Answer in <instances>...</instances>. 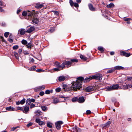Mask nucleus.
<instances>
[{
	"instance_id": "nucleus-1",
	"label": "nucleus",
	"mask_w": 132,
	"mask_h": 132,
	"mask_svg": "<svg viewBox=\"0 0 132 132\" xmlns=\"http://www.w3.org/2000/svg\"><path fill=\"white\" fill-rule=\"evenodd\" d=\"M77 80L72 83V85L70 86V89L74 91L80 90L81 88V85L83 78L80 77L77 78Z\"/></svg>"
},
{
	"instance_id": "nucleus-2",
	"label": "nucleus",
	"mask_w": 132,
	"mask_h": 132,
	"mask_svg": "<svg viewBox=\"0 0 132 132\" xmlns=\"http://www.w3.org/2000/svg\"><path fill=\"white\" fill-rule=\"evenodd\" d=\"M102 78V76L101 74H97L94 76H93L92 77L89 78H86L85 79L83 78L84 81V82H89L90 80L92 79H95L98 80H101Z\"/></svg>"
},
{
	"instance_id": "nucleus-3",
	"label": "nucleus",
	"mask_w": 132,
	"mask_h": 132,
	"mask_svg": "<svg viewBox=\"0 0 132 132\" xmlns=\"http://www.w3.org/2000/svg\"><path fill=\"white\" fill-rule=\"evenodd\" d=\"M120 86L117 84H114L112 86H108L106 87V90L111 91L114 89H119Z\"/></svg>"
},
{
	"instance_id": "nucleus-4",
	"label": "nucleus",
	"mask_w": 132,
	"mask_h": 132,
	"mask_svg": "<svg viewBox=\"0 0 132 132\" xmlns=\"http://www.w3.org/2000/svg\"><path fill=\"white\" fill-rule=\"evenodd\" d=\"M27 30L26 31V32L30 33L34 31L35 30V28L31 26H28L26 28Z\"/></svg>"
},
{
	"instance_id": "nucleus-5",
	"label": "nucleus",
	"mask_w": 132,
	"mask_h": 132,
	"mask_svg": "<svg viewBox=\"0 0 132 132\" xmlns=\"http://www.w3.org/2000/svg\"><path fill=\"white\" fill-rule=\"evenodd\" d=\"M62 121H58L56 122L55 123V126L56 128L58 130L60 129L61 127V125L63 123Z\"/></svg>"
},
{
	"instance_id": "nucleus-6",
	"label": "nucleus",
	"mask_w": 132,
	"mask_h": 132,
	"mask_svg": "<svg viewBox=\"0 0 132 132\" xmlns=\"http://www.w3.org/2000/svg\"><path fill=\"white\" fill-rule=\"evenodd\" d=\"M35 121L36 122L38 123L40 125H44V122L43 121H41V120L38 118H36L35 120Z\"/></svg>"
},
{
	"instance_id": "nucleus-7",
	"label": "nucleus",
	"mask_w": 132,
	"mask_h": 132,
	"mask_svg": "<svg viewBox=\"0 0 132 132\" xmlns=\"http://www.w3.org/2000/svg\"><path fill=\"white\" fill-rule=\"evenodd\" d=\"M130 87V85L126 84L120 86L119 89H128V88Z\"/></svg>"
},
{
	"instance_id": "nucleus-8",
	"label": "nucleus",
	"mask_w": 132,
	"mask_h": 132,
	"mask_svg": "<svg viewBox=\"0 0 132 132\" xmlns=\"http://www.w3.org/2000/svg\"><path fill=\"white\" fill-rule=\"evenodd\" d=\"M120 55L125 56L126 57H128L130 55V54L129 53H127L125 51H121L120 52Z\"/></svg>"
},
{
	"instance_id": "nucleus-9",
	"label": "nucleus",
	"mask_w": 132,
	"mask_h": 132,
	"mask_svg": "<svg viewBox=\"0 0 132 132\" xmlns=\"http://www.w3.org/2000/svg\"><path fill=\"white\" fill-rule=\"evenodd\" d=\"M26 32L25 29H19L18 32V34H20L21 35H24Z\"/></svg>"
},
{
	"instance_id": "nucleus-10",
	"label": "nucleus",
	"mask_w": 132,
	"mask_h": 132,
	"mask_svg": "<svg viewBox=\"0 0 132 132\" xmlns=\"http://www.w3.org/2000/svg\"><path fill=\"white\" fill-rule=\"evenodd\" d=\"M88 6L89 10L92 11H96L95 8L94 7L93 5L91 4H89Z\"/></svg>"
},
{
	"instance_id": "nucleus-11",
	"label": "nucleus",
	"mask_w": 132,
	"mask_h": 132,
	"mask_svg": "<svg viewBox=\"0 0 132 132\" xmlns=\"http://www.w3.org/2000/svg\"><path fill=\"white\" fill-rule=\"evenodd\" d=\"M94 89L93 86H89L86 88L85 90L86 92H89L93 91Z\"/></svg>"
},
{
	"instance_id": "nucleus-12",
	"label": "nucleus",
	"mask_w": 132,
	"mask_h": 132,
	"mask_svg": "<svg viewBox=\"0 0 132 132\" xmlns=\"http://www.w3.org/2000/svg\"><path fill=\"white\" fill-rule=\"evenodd\" d=\"M65 67L67 68L70 67L71 65V62L70 61H65Z\"/></svg>"
},
{
	"instance_id": "nucleus-13",
	"label": "nucleus",
	"mask_w": 132,
	"mask_h": 132,
	"mask_svg": "<svg viewBox=\"0 0 132 132\" xmlns=\"http://www.w3.org/2000/svg\"><path fill=\"white\" fill-rule=\"evenodd\" d=\"M85 100L84 97L83 96H82L79 97L78 99V102L80 103H82L85 101Z\"/></svg>"
},
{
	"instance_id": "nucleus-14",
	"label": "nucleus",
	"mask_w": 132,
	"mask_h": 132,
	"mask_svg": "<svg viewBox=\"0 0 132 132\" xmlns=\"http://www.w3.org/2000/svg\"><path fill=\"white\" fill-rule=\"evenodd\" d=\"M29 108L28 106H24L23 107V112L25 113H27L28 111H29Z\"/></svg>"
},
{
	"instance_id": "nucleus-15",
	"label": "nucleus",
	"mask_w": 132,
	"mask_h": 132,
	"mask_svg": "<svg viewBox=\"0 0 132 132\" xmlns=\"http://www.w3.org/2000/svg\"><path fill=\"white\" fill-rule=\"evenodd\" d=\"M43 6V4H40L39 3H37L35 6V7L39 9L42 8Z\"/></svg>"
},
{
	"instance_id": "nucleus-16",
	"label": "nucleus",
	"mask_w": 132,
	"mask_h": 132,
	"mask_svg": "<svg viewBox=\"0 0 132 132\" xmlns=\"http://www.w3.org/2000/svg\"><path fill=\"white\" fill-rule=\"evenodd\" d=\"M65 78V77L64 76H60L58 78V80L60 82L62 81H64Z\"/></svg>"
},
{
	"instance_id": "nucleus-17",
	"label": "nucleus",
	"mask_w": 132,
	"mask_h": 132,
	"mask_svg": "<svg viewBox=\"0 0 132 132\" xmlns=\"http://www.w3.org/2000/svg\"><path fill=\"white\" fill-rule=\"evenodd\" d=\"M6 109L8 111H14L16 110L14 108L12 107L11 106H10L6 108Z\"/></svg>"
},
{
	"instance_id": "nucleus-18",
	"label": "nucleus",
	"mask_w": 132,
	"mask_h": 132,
	"mask_svg": "<svg viewBox=\"0 0 132 132\" xmlns=\"http://www.w3.org/2000/svg\"><path fill=\"white\" fill-rule=\"evenodd\" d=\"M124 68L118 65L116 66L115 67H114V70H120L121 69H122Z\"/></svg>"
},
{
	"instance_id": "nucleus-19",
	"label": "nucleus",
	"mask_w": 132,
	"mask_h": 132,
	"mask_svg": "<svg viewBox=\"0 0 132 132\" xmlns=\"http://www.w3.org/2000/svg\"><path fill=\"white\" fill-rule=\"evenodd\" d=\"M73 128V130L76 132H79L81 131V129L76 126H75Z\"/></svg>"
},
{
	"instance_id": "nucleus-20",
	"label": "nucleus",
	"mask_w": 132,
	"mask_h": 132,
	"mask_svg": "<svg viewBox=\"0 0 132 132\" xmlns=\"http://www.w3.org/2000/svg\"><path fill=\"white\" fill-rule=\"evenodd\" d=\"M32 22L34 24H37L38 22L39 21L37 18H34L32 20Z\"/></svg>"
},
{
	"instance_id": "nucleus-21",
	"label": "nucleus",
	"mask_w": 132,
	"mask_h": 132,
	"mask_svg": "<svg viewBox=\"0 0 132 132\" xmlns=\"http://www.w3.org/2000/svg\"><path fill=\"white\" fill-rule=\"evenodd\" d=\"M114 6V5L113 3H111L110 4L106 6V7L108 8H111Z\"/></svg>"
},
{
	"instance_id": "nucleus-22",
	"label": "nucleus",
	"mask_w": 132,
	"mask_h": 132,
	"mask_svg": "<svg viewBox=\"0 0 132 132\" xmlns=\"http://www.w3.org/2000/svg\"><path fill=\"white\" fill-rule=\"evenodd\" d=\"M36 66L35 65H34L32 66L30 68H28V70L30 71H35L36 70Z\"/></svg>"
},
{
	"instance_id": "nucleus-23",
	"label": "nucleus",
	"mask_w": 132,
	"mask_h": 132,
	"mask_svg": "<svg viewBox=\"0 0 132 132\" xmlns=\"http://www.w3.org/2000/svg\"><path fill=\"white\" fill-rule=\"evenodd\" d=\"M55 65L57 67L59 68H61L60 63L58 62H56L55 63Z\"/></svg>"
},
{
	"instance_id": "nucleus-24",
	"label": "nucleus",
	"mask_w": 132,
	"mask_h": 132,
	"mask_svg": "<svg viewBox=\"0 0 132 132\" xmlns=\"http://www.w3.org/2000/svg\"><path fill=\"white\" fill-rule=\"evenodd\" d=\"M80 58L83 60L86 61L87 59V57L84 56L82 55H80Z\"/></svg>"
},
{
	"instance_id": "nucleus-25",
	"label": "nucleus",
	"mask_w": 132,
	"mask_h": 132,
	"mask_svg": "<svg viewBox=\"0 0 132 132\" xmlns=\"http://www.w3.org/2000/svg\"><path fill=\"white\" fill-rule=\"evenodd\" d=\"M45 87L44 85H42L40 86H39L37 87V88L38 89L40 90H42L45 88Z\"/></svg>"
},
{
	"instance_id": "nucleus-26",
	"label": "nucleus",
	"mask_w": 132,
	"mask_h": 132,
	"mask_svg": "<svg viewBox=\"0 0 132 132\" xmlns=\"http://www.w3.org/2000/svg\"><path fill=\"white\" fill-rule=\"evenodd\" d=\"M41 108H42V110L44 111H46L47 110V107L45 106H41Z\"/></svg>"
},
{
	"instance_id": "nucleus-27",
	"label": "nucleus",
	"mask_w": 132,
	"mask_h": 132,
	"mask_svg": "<svg viewBox=\"0 0 132 132\" xmlns=\"http://www.w3.org/2000/svg\"><path fill=\"white\" fill-rule=\"evenodd\" d=\"M31 103L30 98L28 99L26 101V104L27 105H28L30 104Z\"/></svg>"
},
{
	"instance_id": "nucleus-28",
	"label": "nucleus",
	"mask_w": 132,
	"mask_h": 132,
	"mask_svg": "<svg viewBox=\"0 0 132 132\" xmlns=\"http://www.w3.org/2000/svg\"><path fill=\"white\" fill-rule=\"evenodd\" d=\"M98 49L101 52H103L104 49L103 47H98Z\"/></svg>"
},
{
	"instance_id": "nucleus-29",
	"label": "nucleus",
	"mask_w": 132,
	"mask_h": 132,
	"mask_svg": "<svg viewBox=\"0 0 132 132\" xmlns=\"http://www.w3.org/2000/svg\"><path fill=\"white\" fill-rule=\"evenodd\" d=\"M70 61L72 63L77 62H78V60L77 59H72L70 60Z\"/></svg>"
},
{
	"instance_id": "nucleus-30",
	"label": "nucleus",
	"mask_w": 132,
	"mask_h": 132,
	"mask_svg": "<svg viewBox=\"0 0 132 132\" xmlns=\"http://www.w3.org/2000/svg\"><path fill=\"white\" fill-rule=\"evenodd\" d=\"M111 122L110 121H108L104 124V126L108 127L111 123Z\"/></svg>"
},
{
	"instance_id": "nucleus-31",
	"label": "nucleus",
	"mask_w": 132,
	"mask_h": 132,
	"mask_svg": "<svg viewBox=\"0 0 132 132\" xmlns=\"http://www.w3.org/2000/svg\"><path fill=\"white\" fill-rule=\"evenodd\" d=\"M22 43L24 45H26L27 43V40L24 39H23L21 41Z\"/></svg>"
},
{
	"instance_id": "nucleus-32",
	"label": "nucleus",
	"mask_w": 132,
	"mask_h": 132,
	"mask_svg": "<svg viewBox=\"0 0 132 132\" xmlns=\"http://www.w3.org/2000/svg\"><path fill=\"white\" fill-rule=\"evenodd\" d=\"M14 54L16 59H19V56L18 53L15 52H14Z\"/></svg>"
},
{
	"instance_id": "nucleus-33",
	"label": "nucleus",
	"mask_w": 132,
	"mask_h": 132,
	"mask_svg": "<svg viewBox=\"0 0 132 132\" xmlns=\"http://www.w3.org/2000/svg\"><path fill=\"white\" fill-rule=\"evenodd\" d=\"M60 68H62V69H63V68L65 66V61L63 62L61 65H60Z\"/></svg>"
},
{
	"instance_id": "nucleus-34",
	"label": "nucleus",
	"mask_w": 132,
	"mask_h": 132,
	"mask_svg": "<svg viewBox=\"0 0 132 132\" xmlns=\"http://www.w3.org/2000/svg\"><path fill=\"white\" fill-rule=\"evenodd\" d=\"M47 126L48 127L50 128H52V123H47Z\"/></svg>"
},
{
	"instance_id": "nucleus-35",
	"label": "nucleus",
	"mask_w": 132,
	"mask_h": 132,
	"mask_svg": "<svg viewBox=\"0 0 132 132\" xmlns=\"http://www.w3.org/2000/svg\"><path fill=\"white\" fill-rule=\"evenodd\" d=\"M59 101V100L57 98H55L53 100V103L54 104H56L58 103Z\"/></svg>"
},
{
	"instance_id": "nucleus-36",
	"label": "nucleus",
	"mask_w": 132,
	"mask_h": 132,
	"mask_svg": "<svg viewBox=\"0 0 132 132\" xmlns=\"http://www.w3.org/2000/svg\"><path fill=\"white\" fill-rule=\"evenodd\" d=\"M25 101L26 99L25 98H23L22 100L20 101V102L21 103V104H24L25 103Z\"/></svg>"
},
{
	"instance_id": "nucleus-37",
	"label": "nucleus",
	"mask_w": 132,
	"mask_h": 132,
	"mask_svg": "<svg viewBox=\"0 0 132 132\" xmlns=\"http://www.w3.org/2000/svg\"><path fill=\"white\" fill-rule=\"evenodd\" d=\"M115 71L114 69H111L110 70H108L107 71V73H111Z\"/></svg>"
},
{
	"instance_id": "nucleus-38",
	"label": "nucleus",
	"mask_w": 132,
	"mask_h": 132,
	"mask_svg": "<svg viewBox=\"0 0 132 132\" xmlns=\"http://www.w3.org/2000/svg\"><path fill=\"white\" fill-rule=\"evenodd\" d=\"M26 46L27 48H30L31 47V44L30 43H29L26 45Z\"/></svg>"
},
{
	"instance_id": "nucleus-39",
	"label": "nucleus",
	"mask_w": 132,
	"mask_h": 132,
	"mask_svg": "<svg viewBox=\"0 0 132 132\" xmlns=\"http://www.w3.org/2000/svg\"><path fill=\"white\" fill-rule=\"evenodd\" d=\"M72 102H76V101H78V98L77 97H74L72 98Z\"/></svg>"
},
{
	"instance_id": "nucleus-40",
	"label": "nucleus",
	"mask_w": 132,
	"mask_h": 132,
	"mask_svg": "<svg viewBox=\"0 0 132 132\" xmlns=\"http://www.w3.org/2000/svg\"><path fill=\"white\" fill-rule=\"evenodd\" d=\"M9 34V32H6L4 33V36L5 37H8Z\"/></svg>"
},
{
	"instance_id": "nucleus-41",
	"label": "nucleus",
	"mask_w": 132,
	"mask_h": 132,
	"mask_svg": "<svg viewBox=\"0 0 132 132\" xmlns=\"http://www.w3.org/2000/svg\"><path fill=\"white\" fill-rule=\"evenodd\" d=\"M18 110H20L21 111H22L23 112V107H19L17 108Z\"/></svg>"
},
{
	"instance_id": "nucleus-42",
	"label": "nucleus",
	"mask_w": 132,
	"mask_h": 132,
	"mask_svg": "<svg viewBox=\"0 0 132 132\" xmlns=\"http://www.w3.org/2000/svg\"><path fill=\"white\" fill-rule=\"evenodd\" d=\"M114 105L116 107H118L119 106V102H116L114 103Z\"/></svg>"
},
{
	"instance_id": "nucleus-43",
	"label": "nucleus",
	"mask_w": 132,
	"mask_h": 132,
	"mask_svg": "<svg viewBox=\"0 0 132 132\" xmlns=\"http://www.w3.org/2000/svg\"><path fill=\"white\" fill-rule=\"evenodd\" d=\"M19 48V46L18 45H16L14 46L13 47V50H16L17 49Z\"/></svg>"
},
{
	"instance_id": "nucleus-44",
	"label": "nucleus",
	"mask_w": 132,
	"mask_h": 132,
	"mask_svg": "<svg viewBox=\"0 0 132 132\" xmlns=\"http://www.w3.org/2000/svg\"><path fill=\"white\" fill-rule=\"evenodd\" d=\"M18 127L17 126L16 127H13V128H12L11 129V131H13L14 130H15L17 128H18Z\"/></svg>"
},
{
	"instance_id": "nucleus-45",
	"label": "nucleus",
	"mask_w": 132,
	"mask_h": 132,
	"mask_svg": "<svg viewBox=\"0 0 132 132\" xmlns=\"http://www.w3.org/2000/svg\"><path fill=\"white\" fill-rule=\"evenodd\" d=\"M22 14L23 16H25L27 15V13L26 12L24 11L22 12Z\"/></svg>"
},
{
	"instance_id": "nucleus-46",
	"label": "nucleus",
	"mask_w": 132,
	"mask_h": 132,
	"mask_svg": "<svg viewBox=\"0 0 132 132\" xmlns=\"http://www.w3.org/2000/svg\"><path fill=\"white\" fill-rule=\"evenodd\" d=\"M62 87L63 89H65V88H67V85L66 84H62Z\"/></svg>"
},
{
	"instance_id": "nucleus-47",
	"label": "nucleus",
	"mask_w": 132,
	"mask_h": 132,
	"mask_svg": "<svg viewBox=\"0 0 132 132\" xmlns=\"http://www.w3.org/2000/svg\"><path fill=\"white\" fill-rule=\"evenodd\" d=\"M1 25L3 27H5L6 26V24L4 22H2L1 23Z\"/></svg>"
},
{
	"instance_id": "nucleus-48",
	"label": "nucleus",
	"mask_w": 132,
	"mask_h": 132,
	"mask_svg": "<svg viewBox=\"0 0 132 132\" xmlns=\"http://www.w3.org/2000/svg\"><path fill=\"white\" fill-rule=\"evenodd\" d=\"M51 91H52V90H47L45 91V94H49L50 93Z\"/></svg>"
},
{
	"instance_id": "nucleus-49",
	"label": "nucleus",
	"mask_w": 132,
	"mask_h": 132,
	"mask_svg": "<svg viewBox=\"0 0 132 132\" xmlns=\"http://www.w3.org/2000/svg\"><path fill=\"white\" fill-rule=\"evenodd\" d=\"M74 6L76 7H78V4L76 3H73Z\"/></svg>"
},
{
	"instance_id": "nucleus-50",
	"label": "nucleus",
	"mask_w": 132,
	"mask_h": 132,
	"mask_svg": "<svg viewBox=\"0 0 132 132\" xmlns=\"http://www.w3.org/2000/svg\"><path fill=\"white\" fill-rule=\"evenodd\" d=\"M43 70L41 69H39L36 70V71L38 72H42Z\"/></svg>"
},
{
	"instance_id": "nucleus-51",
	"label": "nucleus",
	"mask_w": 132,
	"mask_h": 132,
	"mask_svg": "<svg viewBox=\"0 0 132 132\" xmlns=\"http://www.w3.org/2000/svg\"><path fill=\"white\" fill-rule=\"evenodd\" d=\"M44 92L42 91L40 92L39 95L41 96H42L44 95Z\"/></svg>"
},
{
	"instance_id": "nucleus-52",
	"label": "nucleus",
	"mask_w": 132,
	"mask_h": 132,
	"mask_svg": "<svg viewBox=\"0 0 132 132\" xmlns=\"http://www.w3.org/2000/svg\"><path fill=\"white\" fill-rule=\"evenodd\" d=\"M131 19L130 18H129L124 19V20L125 21H128L130 20Z\"/></svg>"
},
{
	"instance_id": "nucleus-53",
	"label": "nucleus",
	"mask_w": 132,
	"mask_h": 132,
	"mask_svg": "<svg viewBox=\"0 0 132 132\" xmlns=\"http://www.w3.org/2000/svg\"><path fill=\"white\" fill-rule=\"evenodd\" d=\"M36 113H38L39 114H41L42 113V112L39 110H37L35 112Z\"/></svg>"
},
{
	"instance_id": "nucleus-54",
	"label": "nucleus",
	"mask_w": 132,
	"mask_h": 132,
	"mask_svg": "<svg viewBox=\"0 0 132 132\" xmlns=\"http://www.w3.org/2000/svg\"><path fill=\"white\" fill-rule=\"evenodd\" d=\"M35 106V104H34L33 103L31 104L30 106V108H32L34 107Z\"/></svg>"
},
{
	"instance_id": "nucleus-55",
	"label": "nucleus",
	"mask_w": 132,
	"mask_h": 132,
	"mask_svg": "<svg viewBox=\"0 0 132 132\" xmlns=\"http://www.w3.org/2000/svg\"><path fill=\"white\" fill-rule=\"evenodd\" d=\"M61 89L60 88H57L56 89V91L57 92H59L60 91Z\"/></svg>"
},
{
	"instance_id": "nucleus-56",
	"label": "nucleus",
	"mask_w": 132,
	"mask_h": 132,
	"mask_svg": "<svg viewBox=\"0 0 132 132\" xmlns=\"http://www.w3.org/2000/svg\"><path fill=\"white\" fill-rule=\"evenodd\" d=\"M23 53L25 55H27L29 54L28 52L26 51H23Z\"/></svg>"
},
{
	"instance_id": "nucleus-57",
	"label": "nucleus",
	"mask_w": 132,
	"mask_h": 132,
	"mask_svg": "<svg viewBox=\"0 0 132 132\" xmlns=\"http://www.w3.org/2000/svg\"><path fill=\"white\" fill-rule=\"evenodd\" d=\"M53 70H54L55 71H58L61 70L59 68H54L53 69Z\"/></svg>"
},
{
	"instance_id": "nucleus-58",
	"label": "nucleus",
	"mask_w": 132,
	"mask_h": 132,
	"mask_svg": "<svg viewBox=\"0 0 132 132\" xmlns=\"http://www.w3.org/2000/svg\"><path fill=\"white\" fill-rule=\"evenodd\" d=\"M60 97H61V98H65L64 99H65V100H67V99L68 98H69L68 97H64L63 96H60Z\"/></svg>"
},
{
	"instance_id": "nucleus-59",
	"label": "nucleus",
	"mask_w": 132,
	"mask_h": 132,
	"mask_svg": "<svg viewBox=\"0 0 132 132\" xmlns=\"http://www.w3.org/2000/svg\"><path fill=\"white\" fill-rule=\"evenodd\" d=\"M69 3L71 6H72L73 5V1L72 0H70Z\"/></svg>"
},
{
	"instance_id": "nucleus-60",
	"label": "nucleus",
	"mask_w": 132,
	"mask_h": 132,
	"mask_svg": "<svg viewBox=\"0 0 132 132\" xmlns=\"http://www.w3.org/2000/svg\"><path fill=\"white\" fill-rule=\"evenodd\" d=\"M8 40L10 43H12L13 42V39L10 38Z\"/></svg>"
},
{
	"instance_id": "nucleus-61",
	"label": "nucleus",
	"mask_w": 132,
	"mask_h": 132,
	"mask_svg": "<svg viewBox=\"0 0 132 132\" xmlns=\"http://www.w3.org/2000/svg\"><path fill=\"white\" fill-rule=\"evenodd\" d=\"M0 38L2 39V40L4 42H5V40L3 38V37L2 36L0 37Z\"/></svg>"
},
{
	"instance_id": "nucleus-62",
	"label": "nucleus",
	"mask_w": 132,
	"mask_h": 132,
	"mask_svg": "<svg viewBox=\"0 0 132 132\" xmlns=\"http://www.w3.org/2000/svg\"><path fill=\"white\" fill-rule=\"evenodd\" d=\"M32 123L31 122H30L28 124H27V126L28 127H29L31 126L32 125Z\"/></svg>"
},
{
	"instance_id": "nucleus-63",
	"label": "nucleus",
	"mask_w": 132,
	"mask_h": 132,
	"mask_svg": "<svg viewBox=\"0 0 132 132\" xmlns=\"http://www.w3.org/2000/svg\"><path fill=\"white\" fill-rule=\"evenodd\" d=\"M127 80L129 81H132V77H129L127 78Z\"/></svg>"
},
{
	"instance_id": "nucleus-64",
	"label": "nucleus",
	"mask_w": 132,
	"mask_h": 132,
	"mask_svg": "<svg viewBox=\"0 0 132 132\" xmlns=\"http://www.w3.org/2000/svg\"><path fill=\"white\" fill-rule=\"evenodd\" d=\"M86 112L87 114H90L91 113V111L89 110H87Z\"/></svg>"
}]
</instances>
